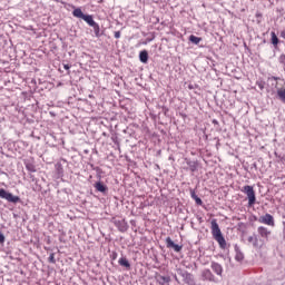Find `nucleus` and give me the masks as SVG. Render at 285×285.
<instances>
[{
  "instance_id": "nucleus-10",
  "label": "nucleus",
  "mask_w": 285,
  "mask_h": 285,
  "mask_svg": "<svg viewBox=\"0 0 285 285\" xmlns=\"http://www.w3.org/2000/svg\"><path fill=\"white\" fill-rule=\"evenodd\" d=\"M212 235L214 238L223 235L222 229L219 228V224H217V219L212 220Z\"/></svg>"
},
{
  "instance_id": "nucleus-6",
  "label": "nucleus",
  "mask_w": 285,
  "mask_h": 285,
  "mask_svg": "<svg viewBox=\"0 0 285 285\" xmlns=\"http://www.w3.org/2000/svg\"><path fill=\"white\" fill-rule=\"evenodd\" d=\"M165 244H166L167 248L174 250V253H181V248H184L183 245L175 244V242L170 237H167L165 239Z\"/></svg>"
},
{
  "instance_id": "nucleus-21",
  "label": "nucleus",
  "mask_w": 285,
  "mask_h": 285,
  "mask_svg": "<svg viewBox=\"0 0 285 285\" xmlns=\"http://www.w3.org/2000/svg\"><path fill=\"white\" fill-rule=\"evenodd\" d=\"M271 43L274 46V48H277V46L279 45V38H277L275 31L271 32Z\"/></svg>"
},
{
  "instance_id": "nucleus-18",
  "label": "nucleus",
  "mask_w": 285,
  "mask_h": 285,
  "mask_svg": "<svg viewBox=\"0 0 285 285\" xmlns=\"http://www.w3.org/2000/svg\"><path fill=\"white\" fill-rule=\"evenodd\" d=\"M156 282L160 285L170 284V276L158 275L156 276Z\"/></svg>"
},
{
  "instance_id": "nucleus-35",
  "label": "nucleus",
  "mask_w": 285,
  "mask_h": 285,
  "mask_svg": "<svg viewBox=\"0 0 285 285\" xmlns=\"http://www.w3.org/2000/svg\"><path fill=\"white\" fill-rule=\"evenodd\" d=\"M174 279L175 282H177V284H179V278L177 277V274L174 275Z\"/></svg>"
},
{
  "instance_id": "nucleus-36",
  "label": "nucleus",
  "mask_w": 285,
  "mask_h": 285,
  "mask_svg": "<svg viewBox=\"0 0 285 285\" xmlns=\"http://www.w3.org/2000/svg\"><path fill=\"white\" fill-rule=\"evenodd\" d=\"M65 70H70V65H63Z\"/></svg>"
},
{
  "instance_id": "nucleus-29",
  "label": "nucleus",
  "mask_w": 285,
  "mask_h": 285,
  "mask_svg": "<svg viewBox=\"0 0 285 285\" xmlns=\"http://www.w3.org/2000/svg\"><path fill=\"white\" fill-rule=\"evenodd\" d=\"M256 86H258L259 90H264L266 82L258 80V81H256Z\"/></svg>"
},
{
  "instance_id": "nucleus-22",
  "label": "nucleus",
  "mask_w": 285,
  "mask_h": 285,
  "mask_svg": "<svg viewBox=\"0 0 285 285\" xmlns=\"http://www.w3.org/2000/svg\"><path fill=\"white\" fill-rule=\"evenodd\" d=\"M139 60L141 61V63H148V51L147 50H142L139 52Z\"/></svg>"
},
{
  "instance_id": "nucleus-15",
  "label": "nucleus",
  "mask_w": 285,
  "mask_h": 285,
  "mask_svg": "<svg viewBox=\"0 0 285 285\" xmlns=\"http://www.w3.org/2000/svg\"><path fill=\"white\" fill-rule=\"evenodd\" d=\"M214 239L216 242H218V246L219 248H222L223 250H226V248H228V244L226 243V238H224V235L220 234V236H216L214 237Z\"/></svg>"
},
{
  "instance_id": "nucleus-9",
  "label": "nucleus",
  "mask_w": 285,
  "mask_h": 285,
  "mask_svg": "<svg viewBox=\"0 0 285 285\" xmlns=\"http://www.w3.org/2000/svg\"><path fill=\"white\" fill-rule=\"evenodd\" d=\"M94 188H96L97 193H101L102 195H108V187L106 184L101 183V180L96 181L94 184Z\"/></svg>"
},
{
  "instance_id": "nucleus-12",
  "label": "nucleus",
  "mask_w": 285,
  "mask_h": 285,
  "mask_svg": "<svg viewBox=\"0 0 285 285\" xmlns=\"http://www.w3.org/2000/svg\"><path fill=\"white\" fill-rule=\"evenodd\" d=\"M210 268H212V271H214V273H215L216 275H218L219 277H222V274L224 273V267L222 266V264L216 263V262H212Z\"/></svg>"
},
{
  "instance_id": "nucleus-19",
  "label": "nucleus",
  "mask_w": 285,
  "mask_h": 285,
  "mask_svg": "<svg viewBox=\"0 0 285 285\" xmlns=\"http://www.w3.org/2000/svg\"><path fill=\"white\" fill-rule=\"evenodd\" d=\"M190 197L196 202L197 206H204V200H202V198L197 196V194L195 193V189H190Z\"/></svg>"
},
{
  "instance_id": "nucleus-37",
  "label": "nucleus",
  "mask_w": 285,
  "mask_h": 285,
  "mask_svg": "<svg viewBox=\"0 0 285 285\" xmlns=\"http://www.w3.org/2000/svg\"><path fill=\"white\" fill-rule=\"evenodd\" d=\"M213 124H218V121L217 120H213Z\"/></svg>"
},
{
  "instance_id": "nucleus-13",
  "label": "nucleus",
  "mask_w": 285,
  "mask_h": 285,
  "mask_svg": "<svg viewBox=\"0 0 285 285\" xmlns=\"http://www.w3.org/2000/svg\"><path fill=\"white\" fill-rule=\"evenodd\" d=\"M275 88H276V99H278V101H282V104H285V88H278L277 82L275 83Z\"/></svg>"
},
{
  "instance_id": "nucleus-38",
  "label": "nucleus",
  "mask_w": 285,
  "mask_h": 285,
  "mask_svg": "<svg viewBox=\"0 0 285 285\" xmlns=\"http://www.w3.org/2000/svg\"><path fill=\"white\" fill-rule=\"evenodd\" d=\"M189 89L193 90V86H189Z\"/></svg>"
},
{
  "instance_id": "nucleus-20",
  "label": "nucleus",
  "mask_w": 285,
  "mask_h": 285,
  "mask_svg": "<svg viewBox=\"0 0 285 285\" xmlns=\"http://www.w3.org/2000/svg\"><path fill=\"white\" fill-rule=\"evenodd\" d=\"M247 242L249 244H253L254 248H257L259 246V239L257 238V235L248 236Z\"/></svg>"
},
{
  "instance_id": "nucleus-5",
  "label": "nucleus",
  "mask_w": 285,
  "mask_h": 285,
  "mask_svg": "<svg viewBox=\"0 0 285 285\" xmlns=\"http://www.w3.org/2000/svg\"><path fill=\"white\" fill-rule=\"evenodd\" d=\"M112 224L116 226V228H118L119 233H126L129 228L128 222H126L124 218H112Z\"/></svg>"
},
{
  "instance_id": "nucleus-7",
  "label": "nucleus",
  "mask_w": 285,
  "mask_h": 285,
  "mask_svg": "<svg viewBox=\"0 0 285 285\" xmlns=\"http://www.w3.org/2000/svg\"><path fill=\"white\" fill-rule=\"evenodd\" d=\"M72 16L76 17V19H82V21H85L86 23H88L90 18L92 17L90 14L83 13V11H81V8L73 9Z\"/></svg>"
},
{
  "instance_id": "nucleus-25",
  "label": "nucleus",
  "mask_w": 285,
  "mask_h": 285,
  "mask_svg": "<svg viewBox=\"0 0 285 285\" xmlns=\"http://www.w3.org/2000/svg\"><path fill=\"white\" fill-rule=\"evenodd\" d=\"M189 41H190V43H194V46H199V42L202 41V38L195 36V35H190L189 36Z\"/></svg>"
},
{
  "instance_id": "nucleus-32",
  "label": "nucleus",
  "mask_w": 285,
  "mask_h": 285,
  "mask_svg": "<svg viewBox=\"0 0 285 285\" xmlns=\"http://www.w3.org/2000/svg\"><path fill=\"white\" fill-rule=\"evenodd\" d=\"M279 79H282V78L272 76L268 78V81H279Z\"/></svg>"
},
{
  "instance_id": "nucleus-23",
  "label": "nucleus",
  "mask_w": 285,
  "mask_h": 285,
  "mask_svg": "<svg viewBox=\"0 0 285 285\" xmlns=\"http://www.w3.org/2000/svg\"><path fill=\"white\" fill-rule=\"evenodd\" d=\"M24 166H26V169H27L29 173H37V166H35L33 163H31V161H24Z\"/></svg>"
},
{
  "instance_id": "nucleus-34",
  "label": "nucleus",
  "mask_w": 285,
  "mask_h": 285,
  "mask_svg": "<svg viewBox=\"0 0 285 285\" xmlns=\"http://www.w3.org/2000/svg\"><path fill=\"white\" fill-rule=\"evenodd\" d=\"M90 168H92L94 170H96V173H101V168L99 167H95V165H90Z\"/></svg>"
},
{
  "instance_id": "nucleus-39",
  "label": "nucleus",
  "mask_w": 285,
  "mask_h": 285,
  "mask_svg": "<svg viewBox=\"0 0 285 285\" xmlns=\"http://www.w3.org/2000/svg\"><path fill=\"white\" fill-rule=\"evenodd\" d=\"M186 268H190V265H187Z\"/></svg>"
},
{
  "instance_id": "nucleus-16",
  "label": "nucleus",
  "mask_w": 285,
  "mask_h": 285,
  "mask_svg": "<svg viewBox=\"0 0 285 285\" xmlns=\"http://www.w3.org/2000/svg\"><path fill=\"white\" fill-rule=\"evenodd\" d=\"M234 250H235V259L236 262H244V253H242V249L239 248V245L235 244L234 245Z\"/></svg>"
},
{
  "instance_id": "nucleus-26",
  "label": "nucleus",
  "mask_w": 285,
  "mask_h": 285,
  "mask_svg": "<svg viewBox=\"0 0 285 285\" xmlns=\"http://www.w3.org/2000/svg\"><path fill=\"white\" fill-rule=\"evenodd\" d=\"M56 170L59 176L63 175V166L61 164L56 165Z\"/></svg>"
},
{
  "instance_id": "nucleus-28",
  "label": "nucleus",
  "mask_w": 285,
  "mask_h": 285,
  "mask_svg": "<svg viewBox=\"0 0 285 285\" xmlns=\"http://www.w3.org/2000/svg\"><path fill=\"white\" fill-rule=\"evenodd\" d=\"M49 264H57V259H55V253H51L48 258Z\"/></svg>"
},
{
  "instance_id": "nucleus-4",
  "label": "nucleus",
  "mask_w": 285,
  "mask_h": 285,
  "mask_svg": "<svg viewBox=\"0 0 285 285\" xmlns=\"http://www.w3.org/2000/svg\"><path fill=\"white\" fill-rule=\"evenodd\" d=\"M87 23L90 26V28L94 29V35L96 39H100V37H104V31L101 30V27H99V23L95 21V18H92V16L89 18Z\"/></svg>"
},
{
  "instance_id": "nucleus-2",
  "label": "nucleus",
  "mask_w": 285,
  "mask_h": 285,
  "mask_svg": "<svg viewBox=\"0 0 285 285\" xmlns=\"http://www.w3.org/2000/svg\"><path fill=\"white\" fill-rule=\"evenodd\" d=\"M177 275L183 277V282L187 285H195V277L193 274L188 273L186 269L177 268L176 269Z\"/></svg>"
},
{
  "instance_id": "nucleus-24",
  "label": "nucleus",
  "mask_w": 285,
  "mask_h": 285,
  "mask_svg": "<svg viewBox=\"0 0 285 285\" xmlns=\"http://www.w3.org/2000/svg\"><path fill=\"white\" fill-rule=\"evenodd\" d=\"M118 264L119 266H124V268H130V262L126 257H120Z\"/></svg>"
},
{
  "instance_id": "nucleus-31",
  "label": "nucleus",
  "mask_w": 285,
  "mask_h": 285,
  "mask_svg": "<svg viewBox=\"0 0 285 285\" xmlns=\"http://www.w3.org/2000/svg\"><path fill=\"white\" fill-rule=\"evenodd\" d=\"M114 37H115V39H120L121 38V31H115Z\"/></svg>"
},
{
  "instance_id": "nucleus-3",
  "label": "nucleus",
  "mask_w": 285,
  "mask_h": 285,
  "mask_svg": "<svg viewBox=\"0 0 285 285\" xmlns=\"http://www.w3.org/2000/svg\"><path fill=\"white\" fill-rule=\"evenodd\" d=\"M243 193L247 195L248 206H255V202H257V198L255 196V189H253V186H249V185L244 186Z\"/></svg>"
},
{
  "instance_id": "nucleus-11",
  "label": "nucleus",
  "mask_w": 285,
  "mask_h": 285,
  "mask_svg": "<svg viewBox=\"0 0 285 285\" xmlns=\"http://www.w3.org/2000/svg\"><path fill=\"white\" fill-rule=\"evenodd\" d=\"M185 160L188 166V170H190V173H197L199 168V163L197 160H190L188 158H186Z\"/></svg>"
},
{
  "instance_id": "nucleus-33",
  "label": "nucleus",
  "mask_w": 285,
  "mask_h": 285,
  "mask_svg": "<svg viewBox=\"0 0 285 285\" xmlns=\"http://www.w3.org/2000/svg\"><path fill=\"white\" fill-rule=\"evenodd\" d=\"M110 257H111L112 262H115V259H117V257H118L117 252H112Z\"/></svg>"
},
{
  "instance_id": "nucleus-30",
  "label": "nucleus",
  "mask_w": 285,
  "mask_h": 285,
  "mask_svg": "<svg viewBox=\"0 0 285 285\" xmlns=\"http://www.w3.org/2000/svg\"><path fill=\"white\" fill-rule=\"evenodd\" d=\"M0 244H6V235L0 232Z\"/></svg>"
},
{
  "instance_id": "nucleus-14",
  "label": "nucleus",
  "mask_w": 285,
  "mask_h": 285,
  "mask_svg": "<svg viewBox=\"0 0 285 285\" xmlns=\"http://www.w3.org/2000/svg\"><path fill=\"white\" fill-rule=\"evenodd\" d=\"M202 277L205 282H215V275L210 269H204L202 273Z\"/></svg>"
},
{
  "instance_id": "nucleus-1",
  "label": "nucleus",
  "mask_w": 285,
  "mask_h": 285,
  "mask_svg": "<svg viewBox=\"0 0 285 285\" xmlns=\"http://www.w3.org/2000/svg\"><path fill=\"white\" fill-rule=\"evenodd\" d=\"M0 199H6L10 204H19V202H21L19 196H14L12 193H9L3 188H0Z\"/></svg>"
},
{
  "instance_id": "nucleus-27",
  "label": "nucleus",
  "mask_w": 285,
  "mask_h": 285,
  "mask_svg": "<svg viewBox=\"0 0 285 285\" xmlns=\"http://www.w3.org/2000/svg\"><path fill=\"white\" fill-rule=\"evenodd\" d=\"M278 62L282 63L283 70H285V53H282L278 58Z\"/></svg>"
},
{
  "instance_id": "nucleus-40",
  "label": "nucleus",
  "mask_w": 285,
  "mask_h": 285,
  "mask_svg": "<svg viewBox=\"0 0 285 285\" xmlns=\"http://www.w3.org/2000/svg\"><path fill=\"white\" fill-rule=\"evenodd\" d=\"M254 167H255V168H257V165H256V164H254Z\"/></svg>"
},
{
  "instance_id": "nucleus-8",
  "label": "nucleus",
  "mask_w": 285,
  "mask_h": 285,
  "mask_svg": "<svg viewBox=\"0 0 285 285\" xmlns=\"http://www.w3.org/2000/svg\"><path fill=\"white\" fill-rule=\"evenodd\" d=\"M261 224H266L267 226H275V218L271 214H265L259 217Z\"/></svg>"
},
{
  "instance_id": "nucleus-17",
  "label": "nucleus",
  "mask_w": 285,
  "mask_h": 285,
  "mask_svg": "<svg viewBox=\"0 0 285 285\" xmlns=\"http://www.w3.org/2000/svg\"><path fill=\"white\" fill-rule=\"evenodd\" d=\"M258 234L261 235V237H263L264 239H268V236L271 235V230H268V228L264 227V226H259L258 227Z\"/></svg>"
}]
</instances>
